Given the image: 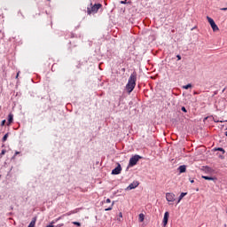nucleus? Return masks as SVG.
<instances>
[{
    "label": "nucleus",
    "instance_id": "32",
    "mask_svg": "<svg viewBox=\"0 0 227 227\" xmlns=\"http://www.w3.org/2000/svg\"><path fill=\"white\" fill-rule=\"evenodd\" d=\"M19 74H20V72L17 73L16 79L19 77Z\"/></svg>",
    "mask_w": 227,
    "mask_h": 227
},
{
    "label": "nucleus",
    "instance_id": "12",
    "mask_svg": "<svg viewBox=\"0 0 227 227\" xmlns=\"http://www.w3.org/2000/svg\"><path fill=\"white\" fill-rule=\"evenodd\" d=\"M184 196H187V192H182L179 196V199L177 200V203H179L180 201H182V200H184Z\"/></svg>",
    "mask_w": 227,
    "mask_h": 227
},
{
    "label": "nucleus",
    "instance_id": "29",
    "mask_svg": "<svg viewBox=\"0 0 227 227\" xmlns=\"http://www.w3.org/2000/svg\"><path fill=\"white\" fill-rule=\"evenodd\" d=\"M19 153H20V152L16 151V152H15V154H14V157L17 156V155H19Z\"/></svg>",
    "mask_w": 227,
    "mask_h": 227
},
{
    "label": "nucleus",
    "instance_id": "15",
    "mask_svg": "<svg viewBox=\"0 0 227 227\" xmlns=\"http://www.w3.org/2000/svg\"><path fill=\"white\" fill-rule=\"evenodd\" d=\"M189 88H192V84L188 83L187 85L183 86V90H189Z\"/></svg>",
    "mask_w": 227,
    "mask_h": 227
},
{
    "label": "nucleus",
    "instance_id": "27",
    "mask_svg": "<svg viewBox=\"0 0 227 227\" xmlns=\"http://www.w3.org/2000/svg\"><path fill=\"white\" fill-rule=\"evenodd\" d=\"M4 153H6V150H2L1 155H4Z\"/></svg>",
    "mask_w": 227,
    "mask_h": 227
},
{
    "label": "nucleus",
    "instance_id": "10",
    "mask_svg": "<svg viewBox=\"0 0 227 227\" xmlns=\"http://www.w3.org/2000/svg\"><path fill=\"white\" fill-rule=\"evenodd\" d=\"M36 224V217H34L30 223L28 224V227H35Z\"/></svg>",
    "mask_w": 227,
    "mask_h": 227
},
{
    "label": "nucleus",
    "instance_id": "25",
    "mask_svg": "<svg viewBox=\"0 0 227 227\" xmlns=\"http://www.w3.org/2000/svg\"><path fill=\"white\" fill-rule=\"evenodd\" d=\"M222 12H227V7H223L220 9Z\"/></svg>",
    "mask_w": 227,
    "mask_h": 227
},
{
    "label": "nucleus",
    "instance_id": "31",
    "mask_svg": "<svg viewBox=\"0 0 227 227\" xmlns=\"http://www.w3.org/2000/svg\"><path fill=\"white\" fill-rule=\"evenodd\" d=\"M206 169H207V171H210V169H212V168H211L207 167V168H206Z\"/></svg>",
    "mask_w": 227,
    "mask_h": 227
},
{
    "label": "nucleus",
    "instance_id": "7",
    "mask_svg": "<svg viewBox=\"0 0 227 227\" xmlns=\"http://www.w3.org/2000/svg\"><path fill=\"white\" fill-rule=\"evenodd\" d=\"M168 219H169V212H165L164 217H163V226H166L168 224Z\"/></svg>",
    "mask_w": 227,
    "mask_h": 227
},
{
    "label": "nucleus",
    "instance_id": "23",
    "mask_svg": "<svg viewBox=\"0 0 227 227\" xmlns=\"http://www.w3.org/2000/svg\"><path fill=\"white\" fill-rule=\"evenodd\" d=\"M5 123H6V120L2 121L1 127H4Z\"/></svg>",
    "mask_w": 227,
    "mask_h": 227
},
{
    "label": "nucleus",
    "instance_id": "28",
    "mask_svg": "<svg viewBox=\"0 0 227 227\" xmlns=\"http://www.w3.org/2000/svg\"><path fill=\"white\" fill-rule=\"evenodd\" d=\"M176 58H177L178 61H180V59H182V57L180 55H177Z\"/></svg>",
    "mask_w": 227,
    "mask_h": 227
},
{
    "label": "nucleus",
    "instance_id": "34",
    "mask_svg": "<svg viewBox=\"0 0 227 227\" xmlns=\"http://www.w3.org/2000/svg\"><path fill=\"white\" fill-rule=\"evenodd\" d=\"M190 182H191V184H194V180H191Z\"/></svg>",
    "mask_w": 227,
    "mask_h": 227
},
{
    "label": "nucleus",
    "instance_id": "19",
    "mask_svg": "<svg viewBox=\"0 0 227 227\" xmlns=\"http://www.w3.org/2000/svg\"><path fill=\"white\" fill-rule=\"evenodd\" d=\"M215 150L218 152H222L223 153H225V151L222 147H218Z\"/></svg>",
    "mask_w": 227,
    "mask_h": 227
},
{
    "label": "nucleus",
    "instance_id": "8",
    "mask_svg": "<svg viewBox=\"0 0 227 227\" xmlns=\"http://www.w3.org/2000/svg\"><path fill=\"white\" fill-rule=\"evenodd\" d=\"M177 169L179 173H185V171L187 170V167L185 165H181L178 167Z\"/></svg>",
    "mask_w": 227,
    "mask_h": 227
},
{
    "label": "nucleus",
    "instance_id": "1",
    "mask_svg": "<svg viewBox=\"0 0 227 227\" xmlns=\"http://www.w3.org/2000/svg\"><path fill=\"white\" fill-rule=\"evenodd\" d=\"M136 81H137V74L136 72H133L129 80L128 83L126 85V90L128 93H132L134 91V88H136Z\"/></svg>",
    "mask_w": 227,
    "mask_h": 227
},
{
    "label": "nucleus",
    "instance_id": "26",
    "mask_svg": "<svg viewBox=\"0 0 227 227\" xmlns=\"http://www.w3.org/2000/svg\"><path fill=\"white\" fill-rule=\"evenodd\" d=\"M121 4H127V0L121 1Z\"/></svg>",
    "mask_w": 227,
    "mask_h": 227
},
{
    "label": "nucleus",
    "instance_id": "18",
    "mask_svg": "<svg viewBox=\"0 0 227 227\" xmlns=\"http://www.w3.org/2000/svg\"><path fill=\"white\" fill-rule=\"evenodd\" d=\"M8 139V133H6L4 137L2 138L3 143H4Z\"/></svg>",
    "mask_w": 227,
    "mask_h": 227
},
{
    "label": "nucleus",
    "instance_id": "9",
    "mask_svg": "<svg viewBox=\"0 0 227 227\" xmlns=\"http://www.w3.org/2000/svg\"><path fill=\"white\" fill-rule=\"evenodd\" d=\"M13 123V114H9L7 125H12Z\"/></svg>",
    "mask_w": 227,
    "mask_h": 227
},
{
    "label": "nucleus",
    "instance_id": "4",
    "mask_svg": "<svg viewBox=\"0 0 227 227\" xmlns=\"http://www.w3.org/2000/svg\"><path fill=\"white\" fill-rule=\"evenodd\" d=\"M166 200L169 203H173V201H175V194L173 192H167L166 193Z\"/></svg>",
    "mask_w": 227,
    "mask_h": 227
},
{
    "label": "nucleus",
    "instance_id": "14",
    "mask_svg": "<svg viewBox=\"0 0 227 227\" xmlns=\"http://www.w3.org/2000/svg\"><path fill=\"white\" fill-rule=\"evenodd\" d=\"M138 220H139L140 223H143V221H145V215L143 213H141L138 215Z\"/></svg>",
    "mask_w": 227,
    "mask_h": 227
},
{
    "label": "nucleus",
    "instance_id": "11",
    "mask_svg": "<svg viewBox=\"0 0 227 227\" xmlns=\"http://www.w3.org/2000/svg\"><path fill=\"white\" fill-rule=\"evenodd\" d=\"M211 27L213 29V31H219V27H217V25L215 23H211Z\"/></svg>",
    "mask_w": 227,
    "mask_h": 227
},
{
    "label": "nucleus",
    "instance_id": "33",
    "mask_svg": "<svg viewBox=\"0 0 227 227\" xmlns=\"http://www.w3.org/2000/svg\"><path fill=\"white\" fill-rule=\"evenodd\" d=\"M120 217H123V215L121 213L119 214Z\"/></svg>",
    "mask_w": 227,
    "mask_h": 227
},
{
    "label": "nucleus",
    "instance_id": "20",
    "mask_svg": "<svg viewBox=\"0 0 227 227\" xmlns=\"http://www.w3.org/2000/svg\"><path fill=\"white\" fill-rule=\"evenodd\" d=\"M72 214H77V209L70 211L69 213H67V215H72Z\"/></svg>",
    "mask_w": 227,
    "mask_h": 227
},
{
    "label": "nucleus",
    "instance_id": "3",
    "mask_svg": "<svg viewBox=\"0 0 227 227\" xmlns=\"http://www.w3.org/2000/svg\"><path fill=\"white\" fill-rule=\"evenodd\" d=\"M139 159H141V156H139L137 154L131 157L129 159V168L136 166V164H137V162H139Z\"/></svg>",
    "mask_w": 227,
    "mask_h": 227
},
{
    "label": "nucleus",
    "instance_id": "16",
    "mask_svg": "<svg viewBox=\"0 0 227 227\" xmlns=\"http://www.w3.org/2000/svg\"><path fill=\"white\" fill-rule=\"evenodd\" d=\"M207 21L209 22L210 25L214 24L215 22V21H214V20L212 18H210L208 16H207Z\"/></svg>",
    "mask_w": 227,
    "mask_h": 227
},
{
    "label": "nucleus",
    "instance_id": "6",
    "mask_svg": "<svg viewBox=\"0 0 227 227\" xmlns=\"http://www.w3.org/2000/svg\"><path fill=\"white\" fill-rule=\"evenodd\" d=\"M120 173H121V165L119 163L117 167L112 170V175H120Z\"/></svg>",
    "mask_w": 227,
    "mask_h": 227
},
{
    "label": "nucleus",
    "instance_id": "2",
    "mask_svg": "<svg viewBox=\"0 0 227 227\" xmlns=\"http://www.w3.org/2000/svg\"><path fill=\"white\" fill-rule=\"evenodd\" d=\"M100 8H102V4H95L94 5L90 4V6L87 8V12L89 15H91V13H97Z\"/></svg>",
    "mask_w": 227,
    "mask_h": 227
},
{
    "label": "nucleus",
    "instance_id": "22",
    "mask_svg": "<svg viewBox=\"0 0 227 227\" xmlns=\"http://www.w3.org/2000/svg\"><path fill=\"white\" fill-rule=\"evenodd\" d=\"M73 224H74L75 226H81V223L79 222H73Z\"/></svg>",
    "mask_w": 227,
    "mask_h": 227
},
{
    "label": "nucleus",
    "instance_id": "17",
    "mask_svg": "<svg viewBox=\"0 0 227 227\" xmlns=\"http://www.w3.org/2000/svg\"><path fill=\"white\" fill-rule=\"evenodd\" d=\"M114 206V202H113L110 207H108L107 208L105 209L106 212H109V210H113Z\"/></svg>",
    "mask_w": 227,
    "mask_h": 227
},
{
    "label": "nucleus",
    "instance_id": "24",
    "mask_svg": "<svg viewBox=\"0 0 227 227\" xmlns=\"http://www.w3.org/2000/svg\"><path fill=\"white\" fill-rule=\"evenodd\" d=\"M214 121H215V123H219V122H220V123H223V121H219V120H217V119H216V120L214 119Z\"/></svg>",
    "mask_w": 227,
    "mask_h": 227
},
{
    "label": "nucleus",
    "instance_id": "13",
    "mask_svg": "<svg viewBox=\"0 0 227 227\" xmlns=\"http://www.w3.org/2000/svg\"><path fill=\"white\" fill-rule=\"evenodd\" d=\"M202 178H203L204 180H212V181L215 180V177L208 176H202Z\"/></svg>",
    "mask_w": 227,
    "mask_h": 227
},
{
    "label": "nucleus",
    "instance_id": "5",
    "mask_svg": "<svg viewBox=\"0 0 227 227\" xmlns=\"http://www.w3.org/2000/svg\"><path fill=\"white\" fill-rule=\"evenodd\" d=\"M138 185L139 182L134 181L126 188V191H132V189H136V187H137Z\"/></svg>",
    "mask_w": 227,
    "mask_h": 227
},
{
    "label": "nucleus",
    "instance_id": "30",
    "mask_svg": "<svg viewBox=\"0 0 227 227\" xmlns=\"http://www.w3.org/2000/svg\"><path fill=\"white\" fill-rule=\"evenodd\" d=\"M106 203H111V199H106Z\"/></svg>",
    "mask_w": 227,
    "mask_h": 227
},
{
    "label": "nucleus",
    "instance_id": "21",
    "mask_svg": "<svg viewBox=\"0 0 227 227\" xmlns=\"http://www.w3.org/2000/svg\"><path fill=\"white\" fill-rule=\"evenodd\" d=\"M181 111H183V113H187V109L185 108V106H182Z\"/></svg>",
    "mask_w": 227,
    "mask_h": 227
}]
</instances>
